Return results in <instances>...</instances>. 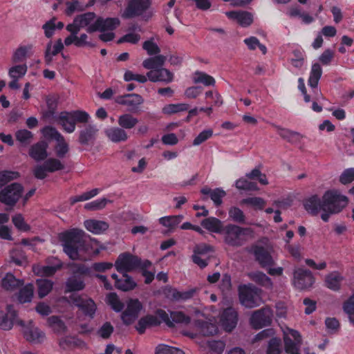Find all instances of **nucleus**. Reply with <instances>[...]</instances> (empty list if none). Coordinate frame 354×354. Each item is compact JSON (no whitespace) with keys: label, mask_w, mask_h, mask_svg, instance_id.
Instances as JSON below:
<instances>
[{"label":"nucleus","mask_w":354,"mask_h":354,"mask_svg":"<svg viewBox=\"0 0 354 354\" xmlns=\"http://www.w3.org/2000/svg\"><path fill=\"white\" fill-rule=\"evenodd\" d=\"M314 277L310 270L298 268L294 272L295 286L300 290H305L312 286Z\"/></svg>","instance_id":"obj_16"},{"label":"nucleus","mask_w":354,"mask_h":354,"mask_svg":"<svg viewBox=\"0 0 354 354\" xmlns=\"http://www.w3.org/2000/svg\"><path fill=\"white\" fill-rule=\"evenodd\" d=\"M229 216L233 221L236 223L241 224H244L246 223L245 216L243 212L236 207H232L230 209Z\"/></svg>","instance_id":"obj_51"},{"label":"nucleus","mask_w":354,"mask_h":354,"mask_svg":"<svg viewBox=\"0 0 354 354\" xmlns=\"http://www.w3.org/2000/svg\"><path fill=\"white\" fill-rule=\"evenodd\" d=\"M194 82L195 84L202 83L205 86H214L216 81L213 77L205 73L197 71L194 74Z\"/></svg>","instance_id":"obj_46"},{"label":"nucleus","mask_w":354,"mask_h":354,"mask_svg":"<svg viewBox=\"0 0 354 354\" xmlns=\"http://www.w3.org/2000/svg\"><path fill=\"white\" fill-rule=\"evenodd\" d=\"M189 106L187 104H170L162 108V113L167 115H171L178 112L187 111Z\"/></svg>","instance_id":"obj_48"},{"label":"nucleus","mask_w":354,"mask_h":354,"mask_svg":"<svg viewBox=\"0 0 354 354\" xmlns=\"http://www.w3.org/2000/svg\"><path fill=\"white\" fill-rule=\"evenodd\" d=\"M71 35L68 36V45L73 44L77 47H82L84 46H93L90 42L87 41L86 39L88 36L86 34H82L80 37H78L77 33H75L73 31H70Z\"/></svg>","instance_id":"obj_40"},{"label":"nucleus","mask_w":354,"mask_h":354,"mask_svg":"<svg viewBox=\"0 0 354 354\" xmlns=\"http://www.w3.org/2000/svg\"><path fill=\"white\" fill-rule=\"evenodd\" d=\"M19 174L15 171H5L0 172V187H2L10 181L17 179Z\"/></svg>","instance_id":"obj_60"},{"label":"nucleus","mask_w":354,"mask_h":354,"mask_svg":"<svg viewBox=\"0 0 354 354\" xmlns=\"http://www.w3.org/2000/svg\"><path fill=\"white\" fill-rule=\"evenodd\" d=\"M151 5V0H129L122 17L130 19L141 15Z\"/></svg>","instance_id":"obj_12"},{"label":"nucleus","mask_w":354,"mask_h":354,"mask_svg":"<svg viewBox=\"0 0 354 354\" xmlns=\"http://www.w3.org/2000/svg\"><path fill=\"white\" fill-rule=\"evenodd\" d=\"M354 181V168L345 169L339 176V182L346 185Z\"/></svg>","instance_id":"obj_64"},{"label":"nucleus","mask_w":354,"mask_h":354,"mask_svg":"<svg viewBox=\"0 0 354 354\" xmlns=\"http://www.w3.org/2000/svg\"><path fill=\"white\" fill-rule=\"evenodd\" d=\"M342 277L337 272H332L326 277L325 282L326 286L333 290H337L340 288V283Z\"/></svg>","instance_id":"obj_43"},{"label":"nucleus","mask_w":354,"mask_h":354,"mask_svg":"<svg viewBox=\"0 0 354 354\" xmlns=\"http://www.w3.org/2000/svg\"><path fill=\"white\" fill-rule=\"evenodd\" d=\"M142 308L138 299H130L127 303V308L122 312L121 319L125 325L131 324L138 317Z\"/></svg>","instance_id":"obj_17"},{"label":"nucleus","mask_w":354,"mask_h":354,"mask_svg":"<svg viewBox=\"0 0 354 354\" xmlns=\"http://www.w3.org/2000/svg\"><path fill=\"white\" fill-rule=\"evenodd\" d=\"M281 339L277 337H272L268 342L266 354H281Z\"/></svg>","instance_id":"obj_49"},{"label":"nucleus","mask_w":354,"mask_h":354,"mask_svg":"<svg viewBox=\"0 0 354 354\" xmlns=\"http://www.w3.org/2000/svg\"><path fill=\"white\" fill-rule=\"evenodd\" d=\"M122 278L118 281L116 288L124 292L133 290L137 284L127 273H122Z\"/></svg>","instance_id":"obj_37"},{"label":"nucleus","mask_w":354,"mask_h":354,"mask_svg":"<svg viewBox=\"0 0 354 354\" xmlns=\"http://www.w3.org/2000/svg\"><path fill=\"white\" fill-rule=\"evenodd\" d=\"M280 135L283 138L286 139L289 142H299L303 138V136H301L299 133L286 129H282Z\"/></svg>","instance_id":"obj_59"},{"label":"nucleus","mask_w":354,"mask_h":354,"mask_svg":"<svg viewBox=\"0 0 354 354\" xmlns=\"http://www.w3.org/2000/svg\"><path fill=\"white\" fill-rule=\"evenodd\" d=\"M236 187L239 189L253 191L258 190V187L255 183L250 182L245 178H240L236 181Z\"/></svg>","instance_id":"obj_55"},{"label":"nucleus","mask_w":354,"mask_h":354,"mask_svg":"<svg viewBox=\"0 0 354 354\" xmlns=\"http://www.w3.org/2000/svg\"><path fill=\"white\" fill-rule=\"evenodd\" d=\"M68 304L77 306L85 315L91 317H93L97 308L96 304L93 299L75 292L71 293L68 297Z\"/></svg>","instance_id":"obj_7"},{"label":"nucleus","mask_w":354,"mask_h":354,"mask_svg":"<svg viewBox=\"0 0 354 354\" xmlns=\"http://www.w3.org/2000/svg\"><path fill=\"white\" fill-rule=\"evenodd\" d=\"M89 120V115L83 111L77 110L68 112V133L75 129L76 123H86Z\"/></svg>","instance_id":"obj_23"},{"label":"nucleus","mask_w":354,"mask_h":354,"mask_svg":"<svg viewBox=\"0 0 354 354\" xmlns=\"http://www.w3.org/2000/svg\"><path fill=\"white\" fill-rule=\"evenodd\" d=\"M44 164L45 165L48 172H54L64 168V165L55 158H49L46 160Z\"/></svg>","instance_id":"obj_61"},{"label":"nucleus","mask_w":354,"mask_h":354,"mask_svg":"<svg viewBox=\"0 0 354 354\" xmlns=\"http://www.w3.org/2000/svg\"><path fill=\"white\" fill-rule=\"evenodd\" d=\"M183 218V216L182 215L166 216L160 218L159 222L162 225L168 227L169 231H171L181 222Z\"/></svg>","instance_id":"obj_44"},{"label":"nucleus","mask_w":354,"mask_h":354,"mask_svg":"<svg viewBox=\"0 0 354 354\" xmlns=\"http://www.w3.org/2000/svg\"><path fill=\"white\" fill-rule=\"evenodd\" d=\"M31 47H27V46H20L19 47L14 53L12 57V61L14 63L21 62H23L26 57V54L28 53V50L30 49Z\"/></svg>","instance_id":"obj_57"},{"label":"nucleus","mask_w":354,"mask_h":354,"mask_svg":"<svg viewBox=\"0 0 354 354\" xmlns=\"http://www.w3.org/2000/svg\"><path fill=\"white\" fill-rule=\"evenodd\" d=\"M201 225L209 232L222 234L223 225L222 222L215 217H209L201 221Z\"/></svg>","instance_id":"obj_35"},{"label":"nucleus","mask_w":354,"mask_h":354,"mask_svg":"<svg viewBox=\"0 0 354 354\" xmlns=\"http://www.w3.org/2000/svg\"><path fill=\"white\" fill-rule=\"evenodd\" d=\"M149 81L152 82H161L169 84L174 80V74L166 68H159L147 73Z\"/></svg>","instance_id":"obj_21"},{"label":"nucleus","mask_w":354,"mask_h":354,"mask_svg":"<svg viewBox=\"0 0 354 354\" xmlns=\"http://www.w3.org/2000/svg\"><path fill=\"white\" fill-rule=\"evenodd\" d=\"M142 48L147 52V54L150 56L158 55L160 52V49L158 46L154 43L152 40H148L143 43Z\"/></svg>","instance_id":"obj_62"},{"label":"nucleus","mask_w":354,"mask_h":354,"mask_svg":"<svg viewBox=\"0 0 354 354\" xmlns=\"http://www.w3.org/2000/svg\"><path fill=\"white\" fill-rule=\"evenodd\" d=\"M28 67L26 64L17 65L9 69L8 74L11 78L19 79L27 72Z\"/></svg>","instance_id":"obj_54"},{"label":"nucleus","mask_w":354,"mask_h":354,"mask_svg":"<svg viewBox=\"0 0 354 354\" xmlns=\"http://www.w3.org/2000/svg\"><path fill=\"white\" fill-rule=\"evenodd\" d=\"M48 144L42 140L32 145L29 149V156L36 161L45 160L48 154L47 152Z\"/></svg>","instance_id":"obj_24"},{"label":"nucleus","mask_w":354,"mask_h":354,"mask_svg":"<svg viewBox=\"0 0 354 354\" xmlns=\"http://www.w3.org/2000/svg\"><path fill=\"white\" fill-rule=\"evenodd\" d=\"M85 228L95 234H102L109 227L108 223L95 219H88L84 222Z\"/></svg>","instance_id":"obj_28"},{"label":"nucleus","mask_w":354,"mask_h":354,"mask_svg":"<svg viewBox=\"0 0 354 354\" xmlns=\"http://www.w3.org/2000/svg\"><path fill=\"white\" fill-rule=\"evenodd\" d=\"M24 337L26 340L34 342L41 343L46 337L45 333L37 328L26 329L24 331Z\"/></svg>","instance_id":"obj_36"},{"label":"nucleus","mask_w":354,"mask_h":354,"mask_svg":"<svg viewBox=\"0 0 354 354\" xmlns=\"http://www.w3.org/2000/svg\"><path fill=\"white\" fill-rule=\"evenodd\" d=\"M161 322L154 315H147L142 317L136 326V328L140 334H143L147 328L158 326Z\"/></svg>","instance_id":"obj_29"},{"label":"nucleus","mask_w":354,"mask_h":354,"mask_svg":"<svg viewBox=\"0 0 354 354\" xmlns=\"http://www.w3.org/2000/svg\"><path fill=\"white\" fill-rule=\"evenodd\" d=\"M195 292L196 289H191L184 292H179L175 288L167 287L164 290V294L165 295L166 297L175 301L189 299L194 296Z\"/></svg>","instance_id":"obj_26"},{"label":"nucleus","mask_w":354,"mask_h":354,"mask_svg":"<svg viewBox=\"0 0 354 354\" xmlns=\"http://www.w3.org/2000/svg\"><path fill=\"white\" fill-rule=\"evenodd\" d=\"M24 281L17 279L12 273H7L1 280V286L6 290L13 291L24 285Z\"/></svg>","instance_id":"obj_33"},{"label":"nucleus","mask_w":354,"mask_h":354,"mask_svg":"<svg viewBox=\"0 0 354 354\" xmlns=\"http://www.w3.org/2000/svg\"><path fill=\"white\" fill-rule=\"evenodd\" d=\"M167 57L162 55H156L149 57L142 62V66L148 70L153 71L159 68H163Z\"/></svg>","instance_id":"obj_31"},{"label":"nucleus","mask_w":354,"mask_h":354,"mask_svg":"<svg viewBox=\"0 0 354 354\" xmlns=\"http://www.w3.org/2000/svg\"><path fill=\"white\" fill-rule=\"evenodd\" d=\"M47 325L53 333L62 336L66 331V318L64 316L52 315L47 319Z\"/></svg>","instance_id":"obj_22"},{"label":"nucleus","mask_w":354,"mask_h":354,"mask_svg":"<svg viewBox=\"0 0 354 354\" xmlns=\"http://www.w3.org/2000/svg\"><path fill=\"white\" fill-rule=\"evenodd\" d=\"M34 287L32 283H28L20 289L17 295V300L20 304L30 302L33 297Z\"/></svg>","instance_id":"obj_39"},{"label":"nucleus","mask_w":354,"mask_h":354,"mask_svg":"<svg viewBox=\"0 0 354 354\" xmlns=\"http://www.w3.org/2000/svg\"><path fill=\"white\" fill-rule=\"evenodd\" d=\"M348 203V198L341 195L337 190H329L324 193L320 198L317 195H313L304 202L305 209L313 216L320 211L322 219L326 222L331 214H337L344 208Z\"/></svg>","instance_id":"obj_1"},{"label":"nucleus","mask_w":354,"mask_h":354,"mask_svg":"<svg viewBox=\"0 0 354 354\" xmlns=\"http://www.w3.org/2000/svg\"><path fill=\"white\" fill-rule=\"evenodd\" d=\"M113 330L114 328L113 325L110 322H106L98 329L97 333L102 338L108 339L110 337Z\"/></svg>","instance_id":"obj_58"},{"label":"nucleus","mask_w":354,"mask_h":354,"mask_svg":"<svg viewBox=\"0 0 354 354\" xmlns=\"http://www.w3.org/2000/svg\"><path fill=\"white\" fill-rule=\"evenodd\" d=\"M94 12H86L77 16L72 24L68 25V31H73L78 33L81 28H87L86 30L93 25L95 19Z\"/></svg>","instance_id":"obj_14"},{"label":"nucleus","mask_w":354,"mask_h":354,"mask_svg":"<svg viewBox=\"0 0 354 354\" xmlns=\"http://www.w3.org/2000/svg\"><path fill=\"white\" fill-rule=\"evenodd\" d=\"M239 298L241 304L248 308L259 306L263 302L261 290L252 284L239 286Z\"/></svg>","instance_id":"obj_5"},{"label":"nucleus","mask_w":354,"mask_h":354,"mask_svg":"<svg viewBox=\"0 0 354 354\" xmlns=\"http://www.w3.org/2000/svg\"><path fill=\"white\" fill-rule=\"evenodd\" d=\"M227 15L243 27L249 26L253 22V15L248 11H232L228 12Z\"/></svg>","instance_id":"obj_30"},{"label":"nucleus","mask_w":354,"mask_h":354,"mask_svg":"<svg viewBox=\"0 0 354 354\" xmlns=\"http://www.w3.org/2000/svg\"><path fill=\"white\" fill-rule=\"evenodd\" d=\"M87 235L80 228L68 230V257L73 261H85V254L88 250Z\"/></svg>","instance_id":"obj_2"},{"label":"nucleus","mask_w":354,"mask_h":354,"mask_svg":"<svg viewBox=\"0 0 354 354\" xmlns=\"http://www.w3.org/2000/svg\"><path fill=\"white\" fill-rule=\"evenodd\" d=\"M106 137L113 142L118 143L127 140V133L121 127H113L105 130Z\"/></svg>","instance_id":"obj_27"},{"label":"nucleus","mask_w":354,"mask_h":354,"mask_svg":"<svg viewBox=\"0 0 354 354\" xmlns=\"http://www.w3.org/2000/svg\"><path fill=\"white\" fill-rule=\"evenodd\" d=\"M99 129L95 125H87L80 132L79 142L82 145H88L93 143Z\"/></svg>","instance_id":"obj_25"},{"label":"nucleus","mask_w":354,"mask_h":354,"mask_svg":"<svg viewBox=\"0 0 354 354\" xmlns=\"http://www.w3.org/2000/svg\"><path fill=\"white\" fill-rule=\"evenodd\" d=\"M106 298L107 303L115 312H121L124 309V304L120 301L116 293L111 292L107 295Z\"/></svg>","instance_id":"obj_47"},{"label":"nucleus","mask_w":354,"mask_h":354,"mask_svg":"<svg viewBox=\"0 0 354 354\" xmlns=\"http://www.w3.org/2000/svg\"><path fill=\"white\" fill-rule=\"evenodd\" d=\"M322 74V69L319 64L315 63L312 66L308 84L312 88H316Z\"/></svg>","instance_id":"obj_42"},{"label":"nucleus","mask_w":354,"mask_h":354,"mask_svg":"<svg viewBox=\"0 0 354 354\" xmlns=\"http://www.w3.org/2000/svg\"><path fill=\"white\" fill-rule=\"evenodd\" d=\"M23 192L21 185L14 183L0 192V202L6 205L14 206L21 198Z\"/></svg>","instance_id":"obj_8"},{"label":"nucleus","mask_w":354,"mask_h":354,"mask_svg":"<svg viewBox=\"0 0 354 354\" xmlns=\"http://www.w3.org/2000/svg\"><path fill=\"white\" fill-rule=\"evenodd\" d=\"M343 309L347 314L349 322L354 326V294L344 303Z\"/></svg>","instance_id":"obj_52"},{"label":"nucleus","mask_w":354,"mask_h":354,"mask_svg":"<svg viewBox=\"0 0 354 354\" xmlns=\"http://www.w3.org/2000/svg\"><path fill=\"white\" fill-rule=\"evenodd\" d=\"M223 241L229 246L239 248L249 239L254 238V230L250 227H242L235 224L224 226L222 234Z\"/></svg>","instance_id":"obj_3"},{"label":"nucleus","mask_w":354,"mask_h":354,"mask_svg":"<svg viewBox=\"0 0 354 354\" xmlns=\"http://www.w3.org/2000/svg\"><path fill=\"white\" fill-rule=\"evenodd\" d=\"M248 276L251 280L258 283L259 285L268 289L272 288L273 283L271 281V279L263 272L260 271L252 272L248 273Z\"/></svg>","instance_id":"obj_34"},{"label":"nucleus","mask_w":354,"mask_h":354,"mask_svg":"<svg viewBox=\"0 0 354 354\" xmlns=\"http://www.w3.org/2000/svg\"><path fill=\"white\" fill-rule=\"evenodd\" d=\"M272 311L269 307H264L252 313L250 322L255 329L270 326L272 321Z\"/></svg>","instance_id":"obj_9"},{"label":"nucleus","mask_w":354,"mask_h":354,"mask_svg":"<svg viewBox=\"0 0 354 354\" xmlns=\"http://www.w3.org/2000/svg\"><path fill=\"white\" fill-rule=\"evenodd\" d=\"M16 139L24 145H29L32 140L33 134L31 131L26 129L18 130L15 133Z\"/></svg>","instance_id":"obj_50"},{"label":"nucleus","mask_w":354,"mask_h":354,"mask_svg":"<svg viewBox=\"0 0 354 354\" xmlns=\"http://www.w3.org/2000/svg\"><path fill=\"white\" fill-rule=\"evenodd\" d=\"M170 316L173 323H183L187 324L191 321L190 317L185 315V313L181 311L171 312Z\"/></svg>","instance_id":"obj_63"},{"label":"nucleus","mask_w":354,"mask_h":354,"mask_svg":"<svg viewBox=\"0 0 354 354\" xmlns=\"http://www.w3.org/2000/svg\"><path fill=\"white\" fill-rule=\"evenodd\" d=\"M238 322V313L232 307L225 308L221 317V322L224 329L227 331H232L236 326Z\"/></svg>","instance_id":"obj_20"},{"label":"nucleus","mask_w":354,"mask_h":354,"mask_svg":"<svg viewBox=\"0 0 354 354\" xmlns=\"http://www.w3.org/2000/svg\"><path fill=\"white\" fill-rule=\"evenodd\" d=\"M255 260L263 268L271 267L275 264L272 257V248L270 246L254 245L252 248Z\"/></svg>","instance_id":"obj_11"},{"label":"nucleus","mask_w":354,"mask_h":354,"mask_svg":"<svg viewBox=\"0 0 354 354\" xmlns=\"http://www.w3.org/2000/svg\"><path fill=\"white\" fill-rule=\"evenodd\" d=\"M63 48L64 44L61 39L56 40L54 44L52 41H49L45 51L46 64H49L52 62L53 57L57 55Z\"/></svg>","instance_id":"obj_32"},{"label":"nucleus","mask_w":354,"mask_h":354,"mask_svg":"<svg viewBox=\"0 0 354 354\" xmlns=\"http://www.w3.org/2000/svg\"><path fill=\"white\" fill-rule=\"evenodd\" d=\"M108 202L109 201L105 198L95 200L85 204L84 209L88 211L100 210L105 207Z\"/></svg>","instance_id":"obj_56"},{"label":"nucleus","mask_w":354,"mask_h":354,"mask_svg":"<svg viewBox=\"0 0 354 354\" xmlns=\"http://www.w3.org/2000/svg\"><path fill=\"white\" fill-rule=\"evenodd\" d=\"M115 102L119 104L126 106L130 113H137L140 106L144 102L143 97L137 93L125 94L115 97Z\"/></svg>","instance_id":"obj_13"},{"label":"nucleus","mask_w":354,"mask_h":354,"mask_svg":"<svg viewBox=\"0 0 354 354\" xmlns=\"http://www.w3.org/2000/svg\"><path fill=\"white\" fill-rule=\"evenodd\" d=\"M283 342L286 353L302 354L300 349L302 345V338L298 331L290 329L289 335L286 334L283 337Z\"/></svg>","instance_id":"obj_10"},{"label":"nucleus","mask_w":354,"mask_h":354,"mask_svg":"<svg viewBox=\"0 0 354 354\" xmlns=\"http://www.w3.org/2000/svg\"><path fill=\"white\" fill-rule=\"evenodd\" d=\"M62 267V263H56L55 266H43L37 269V270H34V271L37 274L41 276L49 277L53 275L57 270H58Z\"/></svg>","instance_id":"obj_53"},{"label":"nucleus","mask_w":354,"mask_h":354,"mask_svg":"<svg viewBox=\"0 0 354 354\" xmlns=\"http://www.w3.org/2000/svg\"><path fill=\"white\" fill-rule=\"evenodd\" d=\"M14 324L19 326H24L22 320L17 318V314L12 305L7 306V313L0 317V328L5 330H10Z\"/></svg>","instance_id":"obj_19"},{"label":"nucleus","mask_w":354,"mask_h":354,"mask_svg":"<svg viewBox=\"0 0 354 354\" xmlns=\"http://www.w3.org/2000/svg\"><path fill=\"white\" fill-rule=\"evenodd\" d=\"M120 20L118 18H106L98 17L96 19L93 25L87 29L89 33L95 31L104 32L106 30H113L120 25Z\"/></svg>","instance_id":"obj_18"},{"label":"nucleus","mask_w":354,"mask_h":354,"mask_svg":"<svg viewBox=\"0 0 354 354\" xmlns=\"http://www.w3.org/2000/svg\"><path fill=\"white\" fill-rule=\"evenodd\" d=\"M42 133L46 138L54 139L57 142L55 147V152L58 157L62 158L66 153V145L64 138L52 127H46L43 129Z\"/></svg>","instance_id":"obj_15"},{"label":"nucleus","mask_w":354,"mask_h":354,"mask_svg":"<svg viewBox=\"0 0 354 354\" xmlns=\"http://www.w3.org/2000/svg\"><path fill=\"white\" fill-rule=\"evenodd\" d=\"M196 325L201 328V331L205 336L213 335L218 331L216 325L203 321H196Z\"/></svg>","instance_id":"obj_45"},{"label":"nucleus","mask_w":354,"mask_h":354,"mask_svg":"<svg viewBox=\"0 0 354 354\" xmlns=\"http://www.w3.org/2000/svg\"><path fill=\"white\" fill-rule=\"evenodd\" d=\"M38 288V296L40 299L46 297L53 288V282L46 279H39L36 281Z\"/></svg>","instance_id":"obj_41"},{"label":"nucleus","mask_w":354,"mask_h":354,"mask_svg":"<svg viewBox=\"0 0 354 354\" xmlns=\"http://www.w3.org/2000/svg\"><path fill=\"white\" fill-rule=\"evenodd\" d=\"M140 258L129 252H124L119 255L114 266L120 273H127L138 268Z\"/></svg>","instance_id":"obj_6"},{"label":"nucleus","mask_w":354,"mask_h":354,"mask_svg":"<svg viewBox=\"0 0 354 354\" xmlns=\"http://www.w3.org/2000/svg\"><path fill=\"white\" fill-rule=\"evenodd\" d=\"M118 123L123 129H131L138 123V120L130 113H125L119 116Z\"/></svg>","instance_id":"obj_38"},{"label":"nucleus","mask_w":354,"mask_h":354,"mask_svg":"<svg viewBox=\"0 0 354 354\" xmlns=\"http://www.w3.org/2000/svg\"><path fill=\"white\" fill-rule=\"evenodd\" d=\"M89 273L90 268L83 263H68V292L84 290V278Z\"/></svg>","instance_id":"obj_4"}]
</instances>
